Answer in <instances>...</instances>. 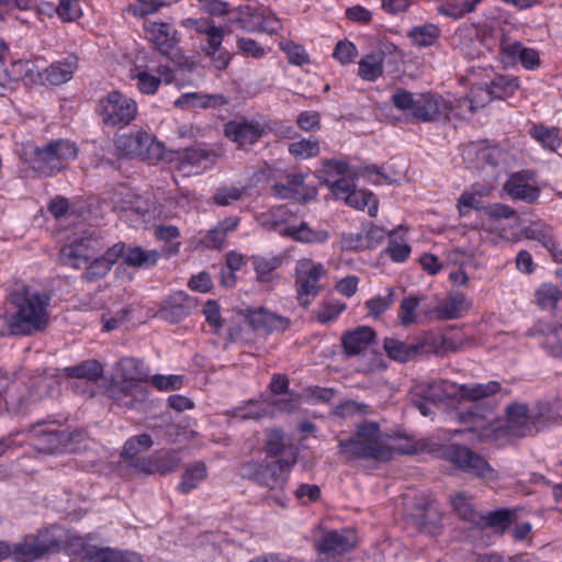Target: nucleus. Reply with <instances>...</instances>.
Here are the masks:
<instances>
[{"label":"nucleus","instance_id":"1","mask_svg":"<svg viewBox=\"0 0 562 562\" xmlns=\"http://www.w3.org/2000/svg\"><path fill=\"white\" fill-rule=\"evenodd\" d=\"M13 313L5 316V325L13 336H29L43 331L49 321L50 296L30 284H18L9 295Z\"/></svg>","mask_w":562,"mask_h":562},{"label":"nucleus","instance_id":"2","mask_svg":"<svg viewBox=\"0 0 562 562\" xmlns=\"http://www.w3.org/2000/svg\"><path fill=\"white\" fill-rule=\"evenodd\" d=\"M78 153L79 149L74 142L58 138L41 146H25L22 158L40 176L52 177L74 161Z\"/></svg>","mask_w":562,"mask_h":562},{"label":"nucleus","instance_id":"3","mask_svg":"<svg viewBox=\"0 0 562 562\" xmlns=\"http://www.w3.org/2000/svg\"><path fill=\"white\" fill-rule=\"evenodd\" d=\"M389 440L390 437L380 430L376 423L367 422L357 427L352 437L339 440V452L348 460L387 461L393 456Z\"/></svg>","mask_w":562,"mask_h":562},{"label":"nucleus","instance_id":"4","mask_svg":"<svg viewBox=\"0 0 562 562\" xmlns=\"http://www.w3.org/2000/svg\"><path fill=\"white\" fill-rule=\"evenodd\" d=\"M296 463V452L290 449L286 458L273 462L248 461L241 464L240 473L244 479L268 487L270 491H281L288 482L289 474Z\"/></svg>","mask_w":562,"mask_h":562},{"label":"nucleus","instance_id":"5","mask_svg":"<svg viewBox=\"0 0 562 562\" xmlns=\"http://www.w3.org/2000/svg\"><path fill=\"white\" fill-rule=\"evenodd\" d=\"M56 384L54 376L47 374L30 378L26 383L8 394L4 400L7 411L13 415L25 414L33 403L50 396Z\"/></svg>","mask_w":562,"mask_h":562},{"label":"nucleus","instance_id":"6","mask_svg":"<svg viewBox=\"0 0 562 562\" xmlns=\"http://www.w3.org/2000/svg\"><path fill=\"white\" fill-rule=\"evenodd\" d=\"M115 148L120 156L138 158L149 162L158 161L164 156V146L148 132L138 128L115 138Z\"/></svg>","mask_w":562,"mask_h":562},{"label":"nucleus","instance_id":"7","mask_svg":"<svg viewBox=\"0 0 562 562\" xmlns=\"http://www.w3.org/2000/svg\"><path fill=\"white\" fill-rule=\"evenodd\" d=\"M462 158L469 168L481 171L490 168L488 173L498 171L501 175L509 167L513 155L498 146L471 143L463 148Z\"/></svg>","mask_w":562,"mask_h":562},{"label":"nucleus","instance_id":"8","mask_svg":"<svg viewBox=\"0 0 562 562\" xmlns=\"http://www.w3.org/2000/svg\"><path fill=\"white\" fill-rule=\"evenodd\" d=\"M99 114L104 125L124 127L136 119L138 105L133 98L113 90L100 100Z\"/></svg>","mask_w":562,"mask_h":562},{"label":"nucleus","instance_id":"9","mask_svg":"<svg viewBox=\"0 0 562 562\" xmlns=\"http://www.w3.org/2000/svg\"><path fill=\"white\" fill-rule=\"evenodd\" d=\"M105 244L101 237L91 232L75 234L60 249V261L76 269L90 262L91 257L101 252Z\"/></svg>","mask_w":562,"mask_h":562},{"label":"nucleus","instance_id":"10","mask_svg":"<svg viewBox=\"0 0 562 562\" xmlns=\"http://www.w3.org/2000/svg\"><path fill=\"white\" fill-rule=\"evenodd\" d=\"M326 268L322 262L310 258H301L295 266V284L297 288V300L301 306L307 307L311 304L308 296H317L322 288L319 281L326 276Z\"/></svg>","mask_w":562,"mask_h":562},{"label":"nucleus","instance_id":"11","mask_svg":"<svg viewBox=\"0 0 562 562\" xmlns=\"http://www.w3.org/2000/svg\"><path fill=\"white\" fill-rule=\"evenodd\" d=\"M27 434L33 447L45 454L63 451L70 441V435L55 423L36 424L29 429Z\"/></svg>","mask_w":562,"mask_h":562},{"label":"nucleus","instance_id":"12","mask_svg":"<svg viewBox=\"0 0 562 562\" xmlns=\"http://www.w3.org/2000/svg\"><path fill=\"white\" fill-rule=\"evenodd\" d=\"M445 457L458 468L484 480H497V472L481 456L460 446H449L445 449Z\"/></svg>","mask_w":562,"mask_h":562},{"label":"nucleus","instance_id":"13","mask_svg":"<svg viewBox=\"0 0 562 562\" xmlns=\"http://www.w3.org/2000/svg\"><path fill=\"white\" fill-rule=\"evenodd\" d=\"M505 435L524 437L531 435L542 418L538 408H528L522 403H514L506 408Z\"/></svg>","mask_w":562,"mask_h":562},{"label":"nucleus","instance_id":"14","mask_svg":"<svg viewBox=\"0 0 562 562\" xmlns=\"http://www.w3.org/2000/svg\"><path fill=\"white\" fill-rule=\"evenodd\" d=\"M248 32L265 31L276 33L280 29L279 20L270 11L251 5L239 7L233 21Z\"/></svg>","mask_w":562,"mask_h":562},{"label":"nucleus","instance_id":"15","mask_svg":"<svg viewBox=\"0 0 562 562\" xmlns=\"http://www.w3.org/2000/svg\"><path fill=\"white\" fill-rule=\"evenodd\" d=\"M356 544V535L352 530H333L324 533L319 543V558L316 562H339L336 555L344 554Z\"/></svg>","mask_w":562,"mask_h":562},{"label":"nucleus","instance_id":"16","mask_svg":"<svg viewBox=\"0 0 562 562\" xmlns=\"http://www.w3.org/2000/svg\"><path fill=\"white\" fill-rule=\"evenodd\" d=\"M503 190L514 200L533 203L540 195V189L535 186V173L530 170L513 172L508 176Z\"/></svg>","mask_w":562,"mask_h":562},{"label":"nucleus","instance_id":"17","mask_svg":"<svg viewBox=\"0 0 562 562\" xmlns=\"http://www.w3.org/2000/svg\"><path fill=\"white\" fill-rule=\"evenodd\" d=\"M148 387L143 384L125 383L112 380L108 387L109 397L117 405L135 409L143 405L148 397Z\"/></svg>","mask_w":562,"mask_h":562},{"label":"nucleus","instance_id":"18","mask_svg":"<svg viewBox=\"0 0 562 562\" xmlns=\"http://www.w3.org/2000/svg\"><path fill=\"white\" fill-rule=\"evenodd\" d=\"M419 122H448L454 111V102L449 97L425 92L422 97Z\"/></svg>","mask_w":562,"mask_h":562},{"label":"nucleus","instance_id":"19","mask_svg":"<svg viewBox=\"0 0 562 562\" xmlns=\"http://www.w3.org/2000/svg\"><path fill=\"white\" fill-rule=\"evenodd\" d=\"M124 250V244L117 243L112 247L103 249L101 252H97L91 257L90 262L83 266L85 273L83 278L93 282L105 277L113 265L119 260Z\"/></svg>","mask_w":562,"mask_h":562},{"label":"nucleus","instance_id":"20","mask_svg":"<svg viewBox=\"0 0 562 562\" xmlns=\"http://www.w3.org/2000/svg\"><path fill=\"white\" fill-rule=\"evenodd\" d=\"M460 390V384L447 380L419 383L414 387L416 395L431 403L443 402L446 400H459Z\"/></svg>","mask_w":562,"mask_h":562},{"label":"nucleus","instance_id":"21","mask_svg":"<svg viewBox=\"0 0 562 562\" xmlns=\"http://www.w3.org/2000/svg\"><path fill=\"white\" fill-rule=\"evenodd\" d=\"M224 34V29L215 24L204 34L206 43L202 46V52L211 58L212 65L217 70H224L231 61L229 53L222 46Z\"/></svg>","mask_w":562,"mask_h":562},{"label":"nucleus","instance_id":"22","mask_svg":"<svg viewBox=\"0 0 562 562\" xmlns=\"http://www.w3.org/2000/svg\"><path fill=\"white\" fill-rule=\"evenodd\" d=\"M245 318L256 331L285 330L290 325L288 318L263 307L248 308L245 313Z\"/></svg>","mask_w":562,"mask_h":562},{"label":"nucleus","instance_id":"23","mask_svg":"<svg viewBox=\"0 0 562 562\" xmlns=\"http://www.w3.org/2000/svg\"><path fill=\"white\" fill-rule=\"evenodd\" d=\"M263 131L261 124L250 121H231L224 128L226 137L241 148L255 144L262 136Z\"/></svg>","mask_w":562,"mask_h":562},{"label":"nucleus","instance_id":"24","mask_svg":"<svg viewBox=\"0 0 562 562\" xmlns=\"http://www.w3.org/2000/svg\"><path fill=\"white\" fill-rule=\"evenodd\" d=\"M304 180L305 175L303 173H290L284 180L273 184L272 192L281 199L302 198L307 200L315 198L317 193L315 188H311L304 193Z\"/></svg>","mask_w":562,"mask_h":562},{"label":"nucleus","instance_id":"25","mask_svg":"<svg viewBox=\"0 0 562 562\" xmlns=\"http://www.w3.org/2000/svg\"><path fill=\"white\" fill-rule=\"evenodd\" d=\"M146 37L155 44L158 50L168 55L176 46L175 31L169 24L147 21L144 24Z\"/></svg>","mask_w":562,"mask_h":562},{"label":"nucleus","instance_id":"26","mask_svg":"<svg viewBox=\"0 0 562 562\" xmlns=\"http://www.w3.org/2000/svg\"><path fill=\"white\" fill-rule=\"evenodd\" d=\"M113 380L132 383L134 385H146L149 380V371L143 361L127 357L119 362Z\"/></svg>","mask_w":562,"mask_h":562},{"label":"nucleus","instance_id":"27","mask_svg":"<svg viewBox=\"0 0 562 562\" xmlns=\"http://www.w3.org/2000/svg\"><path fill=\"white\" fill-rule=\"evenodd\" d=\"M532 335L542 338V346L554 357L562 356V323L538 322Z\"/></svg>","mask_w":562,"mask_h":562},{"label":"nucleus","instance_id":"28","mask_svg":"<svg viewBox=\"0 0 562 562\" xmlns=\"http://www.w3.org/2000/svg\"><path fill=\"white\" fill-rule=\"evenodd\" d=\"M194 307V301L183 292H177L161 306L160 316L171 323H177L191 313Z\"/></svg>","mask_w":562,"mask_h":562},{"label":"nucleus","instance_id":"29","mask_svg":"<svg viewBox=\"0 0 562 562\" xmlns=\"http://www.w3.org/2000/svg\"><path fill=\"white\" fill-rule=\"evenodd\" d=\"M472 426L468 429L477 434L481 440H497L505 436L504 423L496 419L493 412L488 415H473Z\"/></svg>","mask_w":562,"mask_h":562},{"label":"nucleus","instance_id":"30","mask_svg":"<svg viewBox=\"0 0 562 562\" xmlns=\"http://www.w3.org/2000/svg\"><path fill=\"white\" fill-rule=\"evenodd\" d=\"M472 306V303L462 293H453L440 302L434 313L440 321L462 317Z\"/></svg>","mask_w":562,"mask_h":562},{"label":"nucleus","instance_id":"31","mask_svg":"<svg viewBox=\"0 0 562 562\" xmlns=\"http://www.w3.org/2000/svg\"><path fill=\"white\" fill-rule=\"evenodd\" d=\"M374 338L375 333L371 327L360 326L342 336L344 351L347 356H357L364 351Z\"/></svg>","mask_w":562,"mask_h":562},{"label":"nucleus","instance_id":"32","mask_svg":"<svg viewBox=\"0 0 562 562\" xmlns=\"http://www.w3.org/2000/svg\"><path fill=\"white\" fill-rule=\"evenodd\" d=\"M518 87V78L499 75L488 86L477 87V94H483L487 103L492 99H505L513 95Z\"/></svg>","mask_w":562,"mask_h":562},{"label":"nucleus","instance_id":"33","mask_svg":"<svg viewBox=\"0 0 562 562\" xmlns=\"http://www.w3.org/2000/svg\"><path fill=\"white\" fill-rule=\"evenodd\" d=\"M210 157L211 154L203 149H188L179 157L177 170L187 177L198 175L201 170L207 168Z\"/></svg>","mask_w":562,"mask_h":562},{"label":"nucleus","instance_id":"34","mask_svg":"<svg viewBox=\"0 0 562 562\" xmlns=\"http://www.w3.org/2000/svg\"><path fill=\"white\" fill-rule=\"evenodd\" d=\"M227 102L226 97L220 93L203 94L190 92L182 94L175 101V104L182 109H209L225 105Z\"/></svg>","mask_w":562,"mask_h":562},{"label":"nucleus","instance_id":"35","mask_svg":"<svg viewBox=\"0 0 562 562\" xmlns=\"http://www.w3.org/2000/svg\"><path fill=\"white\" fill-rule=\"evenodd\" d=\"M423 93H413L404 89H397L392 95L393 105L401 111L405 117L419 121Z\"/></svg>","mask_w":562,"mask_h":562},{"label":"nucleus","instance_id":"36","mask_svg":"<svg viewBox=\"0 0 562 562\" xmlns=\"http://www.w3.org/2000/svg\"><path fill=\"white\" fill-rule=\"evenodd\" d=\"M77 66V58L75 56H68L48 66L43 72L44 79L55 86L65 83L72 78Z\"/></svg>","mask_w":562,"mask_h":562},{"label":"nucleus","instance_id":"37","mask_svg":"<svg viewBox=\"0 0 562 562\" xmlns=\"http://www.w3.org/2000/svg\"><path fill=\"white\" fill-rule=\"evenodd\" d=\"M52 543H46L40 539L25 540L16 543L12 555L16 562H33L50 550Z\"/></svg>","mask_w":562,"mask_h":562},{"label":"nucleus","instance_id":"38","mask_svg":"<svg viewBox=\"0 0 562 562\" xmlns=\"http://www.w3.org/2000/svg\"><path fill=\"white\" fill-rule=\"evenodd\" d=\"M125 265L134 268H149L157 263L160 258L159 251L155 249L146 250L142 247H130L123 250L121 257Z\"/></svg>","mask_w":562,"mask_h":562},{"label":"nucleus","instance_id":"39","mask_svg":"<svg viewBox=\"0 0 562 562\" xmlns=\"http://www.w3.org/2000/svg\"><path fill=\"white\" fill-rule=\"evenodd\" d=\"M207 476V468L204 462L195 461L183 472L178 490L183 493H190L196 488Z\"/></svg>","mask_w":562,"mask_h":562},{"label":"nucleus","instance_id":"40","mask_svg":"<svg viewBox=\"0 0 562 562\" xmlns=\"http://www.w3.org/2000/svg\"><path fill=\"white\" fill-rule=\"evenodd\" d=\"M384 53L375 52L363 56L359 61V76L367 81H374L383 74Z\"/></svg>","mask_w":562,"mask_h":562},{"label":"nucleus","instance_id":"41","mask_svg":"<svg viewBox=\"0 0 562 562\" xmlns=\"http://www.w3.org/2000/svg\"><path fill=\"white\" fill-rule=\"evenodd\" d=\"M281 234L297 241L308 244L324 243L328 238L326 231H314L306 223H301L299 226L285 227Z\"/></svg>","mask_w":562,"mask_h":562},{"label":"nucleus","instance_id":"42","mask_svg":"<svg viewBox=\"0 0 562 562\" xmlns=\"http://www.w3.org/2000/svg\"><path fill=\"white\" fill-rule=\"evenodd\" d=\"M459 400L479 401L492 396L501 391V385L496 381L487 383L460 384Z\"/></svg>","mask_w":562,"mask_h":562},{"label":"nucleus","instance_id":"43","mask_svg":"<svg viewBox=\"0 0 562 562\" xmlns=\"http://www.w3.org/2000/svg\"><path fill=\"white\" fill-rule=\"evenodd\" d=\"M530 136L538 142L543 149L555 151L562 143L559 130L544 125H533L529 131Z\"/></svg>","mask_w":562,"mask_h":562},{"label":"nucleus","instance_id":"44","mask_svg":"<svg viewBox=\"0 0 562 562\" xmlns=\"http://www.w3.org/2000/svg\"><path fill=\"white\" fill-rule=\"evenodd\" d=\"M477 87L471 91V97H463L460 99H452L454 102V111L451 116L465 117L468 114H474L477 109L486 104V98L483 94H477Z\"/></svg>","mask_w":562,"mask_h":562},{"label":"nucleus","instance_id":"45","mask_svg":"<svg viewBox=\"0 0 562 562\" xmlns=\"http://www.w3.org/2000/svg\"><path fill=\"white\" fill-rule=\"evenodd\" d=\"M273 405L270 402H249L244 406L232 411L234 417L246 419H260L273 413Z\"/></svg>","mask_w":562,"mask_h":562},{"label":"nucleus","instance_id":"46","mask_svg":"<svg viewBox=\"0 0 562 562\" xmlns=\"http://www.w3.org/2000/svg\"><path fill=\"white\" fill-rule=\"evenodd\" d=\"M383 346L389 357L400 362L413 359L420 348L418 345H408L394 338H386Z\"/></svg>","mask_w":562,"mask_h":562},{"label":"nucleus","instance_id":"47","mask_svg":"<svg viewBox=\"0 0 562 562\" xmlns=\"http://www.w3.org/2000/svg\"><path fill=\"white\" fill-rule=\"evenodd\" d=\"M65 374L69 378L97 381L103 374V368L97 360H86L77 366L65 368Z\"/></svg>","mask_w":562,"mask_h":562},{"label":"nucleus","instance_id":"48","mask_svg":"<svg viewBox=\"0 0 562 562\" xmlns=\"http://www.w3.org/2000/svg\"><path fill=\"white\" fill-rule=\"evenodd\" d=\"M346 203L355 209H368V214L372 217L376 216L379 202L378 199L369 191L362 189H355L351 194L347 196Z\"/></svg>","mask_w":562,"mask_h":562},{"label":"nucleus","instance_id":"49","mask_svg":"<svg viewBox=\"0 0 562 562\" xmlns=\"http://www.w3.org/2000/svg\"><path fill=\"white\" fill-rule=\"evenodd\" d=\"M90 562H142L135 553H123L109 548L93 549L87 552Z\"/></svg>","mask_w":562,"mask_h":562},{"label":"nucleus","instance_id":"50","mask_svg":"<svg viewBox=\"0 0 562 562\" xmlns=\"http://www.w3.org/2000/svg\"><path fill=\"white\" fill-rule=\"evenodd\" d=\"M290 449H294L297 453V449L292 446L289 439L277 429L270 430L268 434L266 450L269 456L286 458Z\"/></svg>","mask_w":562,"mask_h":562},{"label":"nucleus","instance_id":"51","mask_svg":"<svg viewBox=\"0 0 562 562\" xmlns=\"http://www.w3.org/2000/svg\"><path fill=\"white\" fill-rule=\"evenodd\" d=\"M153 443L151 437L147 434L131 437L125 441L121 457L125 460H134L139 453L148 450Z\"/></svg>","mask_w":562,"mask_h":562},{"label":"nucleus","instance_id":"52","mask_svg":"<svg viewBox=\"0 0 562 562\" xmlns=\"http://www.w3.org/2000/svg\"><path fill=\"white\" fill-rule=\"evenodd\" d=\"M525 236L538 240L543 247L552 251L555 249V240L552 228L543 223H532L525 228Z\"/></svg>","mask_w":562,"mask_h":562},{"label":"nucleus","instance_id":"53","mask_svg":"<svg viewBox=\"0 0 562 562\" xmlns=\"http://www.w3.org/2000/svg\"><path fill=\"white\" fill-rule=\"evenodd\" d=\"M535 297L542 310H552L562 299V291L554 284L543 283L537 289Z\"/></svg>","mask_w":562,"mask_h":562},{"label":"nucleus","instance_id":"54","mask_svg":"<svg viewBox=\"0 0 562 562\" xmlns=\"http://www.w3.org/2000/svg\"><path fill=\"white\" fill-rule=\"evenodd\" d=\"M439 29L435 24H425L413 27L408 32L412 43L418 47L431 46L439 36Z\"/></svg>","mask_w":562,"mask_h":562},{"label":"nucleus","instance_id":"55","mask_svg":"<svg viewBox=\"0 0 562 562\" xmlns=\"http://www.w3.org/2000/svg\"><path fill=\"white\" fill-rule=\"evenodd\" d=\"M131 77L137 81V89L144 94H154L161 83V78H157L155 75L149 74L140 66L135 67Z\"/></svg>","mask_w":562,"mask_h":562},{"label":"nucleus","instance_id":"56","mask_svg":"<svg viewBox=\"0 0 562 562\" xmlns=\"http://www.w3.org/2000/svg\"><path fill=\"white\" fill-rule=\"evenodd\" d=\"M252 263H254L258 280H260L262 282H268L271 280L273 271L281 266L282 259L277 256H272V257L254 256Z\"/></svg>","mask_w":562,"mask_h":562},{"label":"nucleus","instance_id":"57","mask_svg":"<svg viewBox=\"0 0 562 562\" xmlns=\"http://www.w3.org/2000/svg\"><path fill=\"white\" fill-rule=\"evenodd\" d=\"M123 209L124 211L134 212L143 217H150V214L156 215L155 202L149 196L130 195V198L124 201Z\"/></svg>","mask_w":562,"mask_h":562},{"label":"nucleus","instance_id":"58","mask_svg":"<svg viewBox=\"0 0 562 562\" xmlns=\"http://www.w3.org/2000/svg\"><path fill=\"white\" fill-rule=\"evenodd\" d=\"M289 153L296 159H308L319 154V143L317 139L303 138L291 143Z\"/></svg>","mask_w":562,"mask_h":562},{"label":"nucleus","instance_id":"59","mask_svg":"<svg viewBox=\"0 0 562 562\" xmlns=\"http://www.w3.org/2000/svg\"><path fill=\"white\" fill-rule=\"evenodd\" d=\"M54 11L63 22H75L83 14L79 0H59Z\"/></svg>","mask_w":562,"mask_h":562},{"label":"nucleus","instance_id":"60","mask_svg":"<svg viewBox=\"0 0 562 562\" xmlns=\"http://www.w3.org/2000/svg\"><path fill=\"white\" fill-rule=\"evenodd\" d=\"M420 304V299L416 295L405 297L398 308V319L402 325H411L417 322V308Z\"/></svg>","mask_w":562,"mask_h":562},{"label":"nucleus","instance_id":"61","mask_svg":"<svg viewBox=\"0 0 562 562\" xmlns=\"http://www.w3.org/2000/svg\"><path fill=\"white\" fill-rule=\"evenodd\" d=\"M346 307V303L340 301L328 302L315 311V317L319 323L327 324L337 319Z\"/></svg>","mask_w":562,"mask_h":562},{"label":"nucleus","instance_id":"62","mask_svg":"<svg viewBox=\"0 0 562 562\" xmlns=\"http://www.w3.org/2000/svg\"><path fill=\"white\" fill-rule=\"evenodd\" d=\"M395 301V292L392 288L387 290L386 296H374L366 302V307L369 311V314L373 317H379L382 313H384Z\"/></svg>","mask_w":562,"mask_h":562},{"label":"nucleus","instance_id":"63","mask_svg":"<svg viewBox=\"0 0 562 562\" xmlns=\"http://www.w3.org/2000/svg\"><path fill=\"white\" fill-rule=\"evenodd\" d=\"M524 45L520 42L512 41L508 37H503L499 43V52L504 63H516L519 61Z\"/></svg>","mask_w":562,"mask_h":562},{"label":"nucleus","instance_id":"64","mask_svg":"<svg viewBox=\"0 0 562 562\" xmlns=\"http://www.w3.org/2000/svg\"><path fill=\"white\" fill-rule=\"evenodd\" d=\"M281 49L286 54L291 64L302 66L310 61V57L305 48L293 42H284L280 44Z\"/></svg>","mask_w":562,"mask_h":562}]
</instances>
